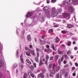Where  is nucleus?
Wrapping results in <instances>:
<instances>
[{
	"label": "nucleus",
	"mask_w": 78,
	"mask_h": 78,
	"mask_svg": "<svg viewBox=\"0 0 78 78\" xmlns=\"http://www.w3.org/2000/svg\"><path fill=\"white\" fill-rule=\"evenodd\" d=\"M16 56H19V52L18 51V50H17L16 51Z\"/></svg>",
	"instance_id": "obj_32"
},
{
	"label": "nucleus",
	"mask_w": 78,
	"mask_h": 78,
	"mask_svg": "<svg viewBox=\"0 0 78 78\" xmlns=\"http://www.w3.org/2000/svg\"><path fill=\"white\" fill-rule=\"evenodd\" d=\"M70 52H71L70 51H68L67 53V55H69V54L70 53Z\"/></svg>",
	"instance_id": "obj_46"
},
{
	"label": "nucleus",
	"mask_w": 78,
	"mask_h": 78,
	"mask_svg": "<svg viewBox=\"0 0 78 78\" xmlns=\"http://www.w3.org/2000/svg\"><path fill=\"white\" fill-rule=\"evenodd\" d=\"M56 78H59V75L58 74H57L56 76Z\"/></svg>",
	"instance_id": "obj_41"
},
{
	"label": "nucleus",
	"mask_w": 78,
	"mask_h": 78,
	"mask_svg": "<svg viewBox=\"0 0 78 78\" xmlns=\"http://www.w3.org/2000/svg\"><path fill=\"white\" fill-rule=\"evenodd\" d=\"M55 40L56 43H58L60 41V40H59V38L58 37H56Z\"/></svg>",
	"instance_id": "obj_11"
},
{
	"label": "nucleus",
	"mask_w": 78,
	"mask_h": 78,
	"mask_svg": "<svg viewBox=\"0 0 78 78\" xmlns=\"http://www.w3.org/2000/svg\"><path fill=\"white\" fill-rule=\"evenodd\" d=\"M48 60H46L45 62V64H46V65H47V64H48Z\"/></svg>",
	"instance_id": "obj_49"
},
{
	"label": "nucleus",
	"mask_w": 78,
	"mask_h": 78,
	"mask_svg": "<svg viewBox=\"0 0 78 78\" xmlns=\"http://www.w3.org/2000/svg\"><path fill=\"white\" fill-rule=\"evenodd\" d=\"M51 73L53 74H55V70L53 69L51 71Z\"/></svg>",
	"instance_id": "obj_26"
},
{
	"label": "nucleus",
	"mask_w": 78,
	"mask_h": 78,
	"mask_svg": "<svg viewBox=\"0 0 78 78\" xmlns=\"http://www.w3.org/2000/svg\"><path fill=\"white\" fill-rule=\"evenodd\" d=\"M49 33H51L53 32V29H50L49 30Z\"/></svg>",
	"instance_id": "obj_35"
},
{
	"label": "nucleus",
	"mask_w": 78,
	"mask_h": 78,
	"mask_svg": "<svg viewBox=\"0 0 78 78\" xmlns=\"http://www.w3.org/2000/svg\"><path fill=\"white\" fill-rule=\"evenodd\" d=\"M70 45H71V42L69 41L67 44V45L68 46H70Z\"/></svg>",
	"instance_id": "obj_36"
},
{
	"label": "nucleus",
	"mask_w": 78,
	"mask_h": 78,
	"mask_svg": "<svg viewBox=\"0 0 78 78\" xmlns=\"http://www.w3.org/2000/svg\"><path fill=\"white\" fill-rule=\"evenodd\" d=\"M62 33H63V34H66V33H67V32H66V31L64 30L62 31Z\"/></svg>",
	"instance_id": "obj_38"
},
{
	"label": "nucleus",
	"mask_w": 78,
	"mask_h": 78,
	"mask_svg": "<svg viewBox=\"0 0 78 78\" xmlns=\"http://www.w3.org/2000/svg\"><path fill=\"white\" fill-rule=\"evenodd\" d=\"M36 51H38V52H39V51H40V49H39L38 48H37L36 49Z\"/></svg>",
	"instance_id": "obj_48"
},
{
	"label": "nucleus",
	"mask_w": 78,
	"mask_h": 78,
	"mask_svg": "<svg viewBox=\"0 0 78 78\" xmlns=\"http://www.w3.org/2000/svg\"><path fill=\"white\" fill-rule=\"evenodd\" d=\"M35 60L37 62H39V58L37 57L35 58Z\"/></svg>",
	"instance_id": "obj_21"
},
{
	"label": "nucleus",
	"mask_w": 78,
	"mask_h": 78,
	"mask_svg": "<svg viewBox=\"0 0 78 78\" xmlns=\"http://www.w3.org/2000/svg\"><path fill=\"white\" fill-rule=\"evenodd\" d=\"M23 57V55H21L20 57L21 61L22 62L23 64V63H24V62L23 61V58H22Z\"/></svg>",
	"instance_id": "obj_14"
},
{
	"label": "nucleus",
	"mask_w": 78,
	"mask_h": 78,
	"mask_svg": "<svg viewBox=\"0 0 78 78\" xmlns=\"http://www.w3.org/2000/svg\"><path fill=\"white\" fill-rule=\"evenodd\" d=\"M75 65L76 67H78V64L77 63H75Z\"/></svg>",
	"instance_id": "obj_60"
},
{
	"label": "nucleus",
	"mask_w": 78,
	"mask_h": 78,
	"mask_svg": "<svg viewBox=\"0 0 78 78\" xmlns=\"http://www.w3.org/2000/svg\"><path fill=\"white\" fill-rule=\"evenodd\" d=\"M53 58H54L53 57V56H51V57L50 58V59L51 61H52V60H53Z\"/></svg>",
	"instance_id": "obj_42"
},
{
	"label": "nucleus",
	"mask_w": 78,
	"mask_h": 78,
	"mask_svg": "<svg viewBox=\"0 0 78 78\" xmlns=\"http://www.w3.org/2000/svg\"><path fill=\"white\" fill-rule=\"evenodd\" d=\"M55 59H58V58H59V55H56L55 56Z\"/></svg>",
	"instance_id": "obj_34"
},
{
	"label": "nucleus",
	"mask_w": 78,
	"mask_h": 78,
	"mask_svg": "<svg viewBox=\"0 0 78 78\" xmlns=\"http://www.w3.org/2000/svg\"><path fill=\"white\" fill-rule=\"evenodd\" d=\"M40 42L41 43V44H45V41H42V40H40Z\"/></svg>",
	"instance_id": "obj_24"
},
{
	"label": "nucleus",
	"mask_w": 78,
	"mask_h": 78,
	"mask_svg": "<svg viewBox=\"0 0 78 78\" xmlns=\"http://www.w3.org/2000/svg\"><path fill=\"white\" fill-rule=\"evenodd\" d=\"M56 9L55 8H53L52 9V12L51 13V16L52 18L55 17L58 15V12H56Z\"/></svg>",
	"instance_id": "obj_2"
},
{
	"label": "nucleus",
	"mask_w": 78,
	"mask_h": 78,
	"mask_svg": "<svg viewBox=\"0 0 78 78\" xmlns=\"http://www.w3.org/2000/svg\"><path fill=\"white\" fill-rule=\"evenodd\" d=\"M46 58L47 60H48V59H49V56L48 55H46Z\"/></svg>",
	"instance_id": "obj_31"
},
{
	"label": "nucleus",
	"mask_w": 78,
	"mask_h": 78,
	"mask_svg": "<svg viewBox=\"0 0 78 78\" xmlns=\"http://www.w3.org/2000/svg\"><path fill=\"white\" fill-rule=\"evenodd\" d=\"M43 10L44 11H45V14L48 17H50V12L48 10V7L47 6H45L43 8Z\"/></svg>",
	"instance_id": "obj_1"
},
{
	"label": "nucleus",
	"mask_w": 78,
	"mask_h": 78,
	"mask_svg": "<svg viewBox=\"0 0 78 78\" xmlns=\"http://www.w3.org/2000/svg\"><path fill=\"white\" fill-rule=\"evenodd\" d=\"M66 5V3H65V1H64L63 3L61 5L60 4H58V5L60 6L61 7H63L65 6Z\"/></svg>",
	"instance_id": "obj_15"
},
{
	"label": "nucleus",
	"mask_w": 78,
	"mask_h": 78,
	"mask_svg": "<svg viewBox=\"0 0 78 78\" xmlns=\"http://www.w3.org/2000/svg\"><path fill=\"white\" fill-rule=\"evenodd\" d=\"M30 69L31 70H34V67L33 66H30Z\"/></svg>",
	"instance_id": "obj_33"
},
{
	"label": "nucleus",
	"mask_w": 78,
	"mask_h": 78,
	"mask_svg": "<svg viewBox=\"0 0 78 78\" xmlns=\"http://www.w3.org/2000/svg\"><path fill=\"white\" fill-rule=\"evenodd\" d=\"M55 67H56V64L55 63L53 64V65H52V64L51 63L49 65V69H51L52 67L53 69H54Z\"/></svg>",
	"instance_id": "obj_4"
},
{
	"label": "nucleus",
	"mask_w": 78,
	"mask_h": 78,
	"mask_svg": "<svg viewBox=\"0 0 78 78\" xmlns=\"http://www.w3.org/2000/svg\"><path fill=\"white\" fill-rule=\"evenodd\" d=\"M28 51L30 53H34V51H32V50L31 49H29L28 50Z\"/></svg>",
	"instance_id": "obj_25"
},
{
	"label": "nucleus",
	"mask_w": 78,
	"mask_h": 78,
	"mask_svg": "<svg viewBox=\"0 0 78 78\" xmlns=\"http://www.w3.org/2000/svg\"><path fill=\"white\" fill-rule=\"evenodd\" d=\"M31 73L30 72L28 73V75H29V76H31Z\"/></svg>",
	"instance_id": "obj_45"
},
{
	"label": "nucleus",
	"mask_w": 78,
	"mask_h": 78,
	"mask_svg": "<svg viewBox=\"0 0 78 78\" xmlns=\"http://www.w3.org/2000/svg\"><path fill=\"white\" fill-rule=\"evenodd\" d=\"M26 54L28 56H31V54L28 52H26Z\"/></svg>",
	"instance_id": "obj_28"
},
{
	"label": "nucleus",
	"mask_w": 78,
	"mask_h": 78,
	"mask_svg": "<svg viewBox=\"0 0 78 78\" xmlns=\"http://www.w3.org/2000/svg\"><path fill=\"white\" fill-rule=\"evenodd\" d=\"M26 61L27 62V63H29V64H31V62H30V61L28 59H27Z\"/></svg>",
	"instance_id": "obj_37"
},
{
	"label": "nucleus",
	"mask_w": 78,
	"mask_h": 78,
	"mask_svg": "<svg viewBox=\"0 0 78 78\" xmlns=\"http://www.w3.org/2000/svg\"><path fill=\"white\" fill-rule=\"evenodd\" d=\"M49 2H50L49 0H47V3H48H48H49Z\"/></svg>",
	"instance_id": "obj_63"
},
{
	"label": "nucleus",
	"mask_w": 78,
	"mask_h": 78,
	"mask_svg": "<svg viewBox=\"0 0 78 78\" xmlns=\"http://www.w3.org/2000/svg\"><path fill=\"white\" fill-rule=\"evenodd\" d=\"M66 2L67 4L72 5L73 3V0H66Z\"/></svg>",
	"instance_id": "obj_7"
},
{
	"label": "nucleus",
	"mask_w": 78,
	"mask_h": 78,
	"mask_svg": "<svg viewBox=\"0 0 78 78\" xmlns=\"http://www.w3.org/2000/svg\"><path fill=\"white\" fill-rule=\"evenodd\" d=\"M33 15V13L31 12H29L26 15V17H31Z\"/></svg>",
	"instance_id": "obj_8"
},
{
	"label": "nucleus",
	"mask_w": 78,
	"mask_h": 78,
	"mask_svg": "<svg viewBox=\"0 0 78 78\" xmlns=\"http://www.w3.org/2000/svg\"><path fill=\"white\" fill-rule=\"evenodd\" d=\"M27 39L28 40V41L29 42H30L31 41V39L32 38H31V37L29 35H28L27 36Z\"/></svg>",
	"instance_id": "obj_9"
},
{
	"label": "nucleus",
	"mask_w": 78,
	"mask_h": 78,
	"mask_svg": "<svg viewBox=\"0 0 78 78\" xmlns=\"http://www.w3.org/2000/svg\"><path fill=\"white\" fill-rule=\"evenodd\" d=\"M51 47L54 50H55V51H56V49L54 47V44H52L51 45Z\"/></svg>",
	"instance_id": "obj_18"
},
{
	"label": "nucleus",
	"mask_w": 78,
	"mask_h": 78,
	"mask_svg": "<svg viewBox=\"0 0 78 78\" xmlns=\"http://www.w3.org/2000/svg\"><path fill=\"white\" fill-rule=\"evenodd\" d=\"M31 76L32 78H34V74H31Z\"/></svg>",
	"instance_id": "obj_56"
},
{
	"label": "nucleus",
	"mask_w": 78,
	"mask_h": 78,
	"mask_svg": "<svg viewBox=\"0 0 78 78\" xmlns=\"http://www.w3.org/2000/svg\"><path fill=\"white\" fill-rule=\"evenodd\" d=\"M56 2V0H51V2L52 3H55Z\"/></svg>",
	"instance_id": "obj_47"
},
{
	"label": "nucleus",
	"mask_w": 78,
	"mask_h": 78,
	"mask_svg": "<svg viewBox=\"0 0 78 78\" xmlns=\"http://www.w3.org/2000/svg\"><path fill=\"white\" fill-rule=\"evenodd\" d=\"M72 70H75V68L74 67H72Z\"/></svg>",
	"instance_id": "obj_64"
},
{
	"label": "nucleus",
	"mask_w": 78,
	"mask_h": 78,
	"mask_svg": "<svg viewBox=\"0 0 78 78\" xmlns=\"http://www.w3.org/2000/svg\"><path fill=\"white\" fill-rule=\"evenodd\" d=\"M33 65L34 67H36V64H35V63H34L33 64Z\"/></svg>",
	"instance_id": "obj_61"
},
{
	"label": "nucleus",
	"mask_w": 78,
	"mask_h": 78,
	"mask_svg": "<svg viewBox=\"0 0 78 78\" xmlns=\"http://www.w3.org/2000/svg\"><path fill=\"white\" fill-rule=\"evenodd\" d=\"M67 35H69V36H72L73 34L72 32L68 33H67Z\"/></svg>",
	"instance_id": "obj_29"
},
{
	"label": "nucleus",
	"mask_w": 78,
	"mask_h": 78,
	"mask_svg": "<svg viewBox=\"0 0 78 78\" xmlns=\"http://www.w3.org/2000/svg\"><path fill=\"white\" fill-rule=\"evenodd\" d=\"M73 76H76V73H74L73 74Z\"/></svg>",
	"instance_id": "obj_55"
},
{
	"label": "nucleus",
	"mask_w": 78,
	"mask_h": 78,
	"mask_svg": "<svg viewBox=\"0 0 78 78\" xmlns=\"http://www.w3.org/2000/svg\"><path fill=\"white\" fill-rule=\"evenodd\" d=\"M39 52H37V57H39Z\"/></svg>",
	"instance_id": "obj_51"
},
{
	"label": "nucleus",
	"mask_w": 78,
	"mask_h": 78,
	"mask_svg": "<svg viewBox=\"0 0 78 78\" xmlns=\"http://www.w3.org/2000/svg\"><path fill=\"white\" fill-rule=\"evenodd\" d=\"M62 22H63V23H66V20H63Z\"/></svg>",
	"instance_id": "obj_44"
},
{
	"label": "nucleus",
	"mask_w": 78,
	"mask_h": 78,
	"mask_svg": "<svg viewBox=\"0 0 78 78\" xmlns=\"http://www.w3.org/2000/svg\"><path fill=\"white\" fill-rule=\"evenodd\" d=\"M58 53L59 54H61L62 53V51H61L59 50H58Z\"/></svg>",
	"instance_id": "obj_40"
},
{
	"label": "nucleus",
	"mask_w": 78,
	"mask_h": 78,
	"mask_svg": "<svg viewBox=\"0 0 78 78\" xmlns=\"http://www.w3.org/2000/svg\"><path fill=\"white\" fill-rule=\"evenodd\" d=\"M67 27L68 28H72V27H73V25L71 24H67Z\"/></svg>",
	"instance_id": "obj_16"
},
{
	"label": "nucleus",
	"mask_w": 78,
	"mask_h": 78,
	"mask_svg": "<svg viewBox=\"0 0 78 78\" xmlns=\"http://www.w3.org/2000/svg\"><path fill=\"white\" fill-rule=\"evenodd\" d=\"M27 77H28V75L27 73H25L24 74V76H23V78H27Z\"/></svg>",
	"instance_id": "obj_23"
},
{
	"label": "nucleus",
	"mask_w": 78,
	"mask_h": 78,
	"mask_svg": "<svg viewBox=\"0 0 78 78\" xmlns=\"http://www.w3.org/2000/svg\"><path fill=\"white\" fill-rule=\"evenodd\" d=\"M74 2L73 3V5H78V0H73Z\"/></svg>",
	"instance_id": "obj_10"
},
{
	"label": "nucleus",
	"mask_w": 78,
	"mask_h": 78,
	"mask_svg": "<svg viewBox=\"0 0 78 78\" xmlns=\"http://www.w3.org/2000/svg\"><path fill=\"white\" fill-rule=\"evenodd\" d=\"M39 64L40 66H41L42 64H43V62H42V60H40Z\"/></svg>",
	"instance_id": "obj_22"
},
{
	"label": "nucleus",
	"mask_w": 78,
	"mask_h": 78,
	"mask_svg": "<svg viewBox=\"0 0 78 78\" xmlns=\"http://www.w3.org/2000/svg\"><path fill=\"white\" fill-rule=\"evenodd\" d=\"M59 27V25H58V24H56L54 26V27Z\"/></svg>",
	"instance_id": "obj_50"
},
{
	"label": "nucleus",
	"mask_w": 78,
	"mask_h": 78,
	"mask_svg": "<svg viewBox=\"0 0 78 78\" xmlns=\"http://www.w3.org/2000/svg\"><path fill=\"white\" fill-rule=\"evenodd\" d=\"M48 51H50V52H51L52 51L51 49H48Z\"/></svg>",
	"instance_id": "obj_58"
},
{
	"label": "nucleus",
	"mask_w": 78,
	"mask_h": 78,
	"mask_svg": "<svg viewBox=\"0 0 78 78\" xmlns=\"http://www.w3.org/2000/svg\"><path fill=\"white\" fill-rule=\"evenodd\" d=\"M38 77H41L42 78H44V75L42 73L39 74L38 75Z\"/></svg>",
	"instance_id": "obj_13"
},
{
	"label": "nucleus",
	"mask_w": 78,
	"mask_h": 78,
	"mask_svg": "<svg viewBox=\"0 0 78 78\" xmlns=\"http://www.w3.org/2000/svg\"><path fill=\"white\" fill-rule=\"evenodd\" d=\"M64 17L67 19L68 20H69L70 17V14L69 13H66L64 15Z\"/></svg>",
	"instance_id": "obj_3"
},
{
	"label": "nucleus",
	"mask_w": 78,
	"mask_h": 78,
	"mask_svg": "<svg viewBox=\"0 0 78 78\" xmlns=\"http://www.w3.org/2000/svg\"><path fill=\"white\" fill-rule=\"evenodd\" d=\"M32 55H33V56H36V54H35V53H34H34H32Z\"/></svg>",
	"instance_id": "obj_52"
},
{
	"label": "nucleus",
	"mask_w": 78,
	"mask_h": 78,
	"mask_svg": "<svg viewBox=\"0 0 78 78\" xmlns=\"http://www.w3.org/2000/svg\"><path fill=\"white\" fill-rule=\"evenodd\" d=\"M45 18L42 16L39 18V20L42 23L45 21Z\"/></svg>",
	"instance_id": "obj_5"
},
{
	"label": "nucleus",
	"mask_w": 78,
	"mask_h": 78,
	"mask_svg": "<svg viewBox=\"0 0 78 78\" xmlns=\"http://www.w3.org/2000/svg\"><path fill=\"white\" fill-rule=\"evenodd\" d=\"M25 30H23L22 31V33H23V34H25Z\"/></svg>",
	"instance_id": "obj_62"
},
{
	"label": "nucleus",
	"mask_w": 78,
	"mask_h": 78,
	"mask_svg": "<svg viewBox=\"0 0 78 78\" xmlns=\"http://www.w3.org/2000/svg\"><path fill=\"white\" fill-rule=\"evenodd\" d=\"M61 9H59L56 10V11H57V12H58V13H60V12H61Z\"/></svg>",
	"instance_id": "obj_19"
},
{
	"label": "nucleus",
	"mask_w": 78,
	"mask_h": 78,
	"mask_svg": "<svg viewBox=\"0 0 78 78\" xmlns=\"http://www.w3.org/2000/svg\"><path fill=\"white\" fill-rule=\"evenodd\" d=\"M50 76H51V77H53V76L52 75V74H51V73L50 74Z\"/></svg>",
	"instance_id": "obj_59"
},
{
	"label": "nucleus",
	"mask_w": 78,
	"mask_h": 78,
	"mask_svg": "<svg viewBox=\"0 0 78 78\" xmlns=\"http://www.w3.org/2000/svg\"><path fill=\"white\" fill-rule=\"evenodd\" d=\"M17 65L16 64H15L13 66V67L15 68H16V67H17Z\"/></svg>",
	"instance_id": "obj_43"
},
{
	"label": "nucleus",
	"mask_w": 78,
	"mask_h": 78,
	"mask_svg": "<svg viewBox=\"0 0 78 78\" xmlns=\"http://www.w3.org/2000/svg\"><path fill=\"white\" fill-rule=\"evenodd\" d=\"M47 50H48V49H44V52H46Z\"/></svg>",
	"instance_id": "obj_57"
},
{
	"label": "nucleus",
	"mask_w": 78,
	"mask_h": 78,
	"mask_svg": "<svg viewBox=\"0 0 78 78\" xmlns=\"http://www.w3.org/2000/svg\"><path fill=\"white\" fill-rule=\"evenodd\" d=\"M68 76V73L66 72V73L64 75V76L65 77V78H66V77H67V76Z\"/></svg>",
	"instance_id": "obj_30"
},
{
	"label": "nucleus",
	"mask_w": 78,
	"mask_h": 78,
	"mask_svg": "<svg viewBox=\"0 0 78 78\" xmlns=\"http://www.w3.org/2000/svg\"><path fill=\"white\" fill-rule=\"evenodd\" d=\"M58 64H59V65H60V64H61V60H60V59H59L58 60Z\"/></svg>",
	"instance_id": "obj_39"
},
{
	"label": "nucleus",
	"mask_w": 78,
	"mask_h": 78,
	"mask_svg": "<svg viewBox=\"0 0 78 78\" xmlns=\"http://www.w3.org/2000/svg\"><path fill=\"white\" fill-rule=\"evenodd\" d=\"M60 68V66H57L55 69L56 71V72H58V71H59V70Z\"/></svg>",
	"instance_id": "obj_20"
},
{
	"label": "nucleus",
	"mask_w": 78,
	"mask_h": 78,
	"mask_svg": "<svg viewBox=\"0 0 78 78\" xmlns=\"http://www.w3.org/2000/svg\"><path fill=\"white\" fill-rule=\"evenodd\" d=\"M63 56L64 57V58L66 59H69V57H68V56H67V55H63Z\"/></svg>",
	"instance_id": "obj_17"
},
{
	"label": "nucleus",
	"mask_w": 78,
	"mask_h": 78,
	"mask_svg": "<svg viewBox=\"0 0 78 78\" xmlns=\"http://www.w3.org/2000/svg\"><path fill=\"white\" fill-rule=\"evenodd\" d=\"M1 67H3V63L0 62V68Z\"/></svg>",
	"instance_id": "obj_27"
},
{
	"label": "nucleus",
	"mask_w": 78,
	"mask_h": 78,
	"mask_svg": "<svg viewBox=\"0 0 78 78\" xmlns=\"http://www.w3.org/2000/svg\"><path fill=\"white\" fill-rule=\"evenodd\" d=\"M74 49L75 50H76L78 49V48H77V47H75L74 48Z\"/></svg>",
	"instance_id": "obj_53"
},
{
	"label": "nucleus",
	"mask_w": 78,
	"mask_h": 78,
	"mask_svg": "<svg viewBox=\"0 0 78 78\" xmlns=\"http://www.w3.org/2000/svg\"><path fill=\"white\" fill-rule=\"evenodd\" d=\"M68 10L70 12H73V8L72 7L70 6L68 8Z\"/></svg>",
	"instance_id": "obj_6"
},
{
	"label": "nucleus",
	"mask_w": 78,
	"mask_h": 78,
	"mask_svg": "<svg viewBox=\"0 0 78 78\" xmlns=\"http://www.w3.org/2000/svg\"><path fill=\"white\" fill-rule=\"evenodd\" d=\"M45 69H44L42 71V72L43 73H45Z\"/></svg>",
	"instance_id": "obj_54"
},
{
	"label": "nucleus",
	"mask_w": 78,
	"mask_h": 78,
	"mask_svg": "<svg viewBox=\"0 0 78 78\" xmlns=\"http://www.w3.org/2000/svg\"><path fill=\"white\" fill-rule=\"evenodd\" d=\"M65 73V72L64 70H62L60 72V76H61L62 75H64Z\"/></svg>",
	"instance_id": "obj_12"
}]
</instances>
